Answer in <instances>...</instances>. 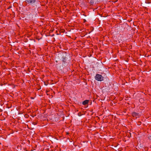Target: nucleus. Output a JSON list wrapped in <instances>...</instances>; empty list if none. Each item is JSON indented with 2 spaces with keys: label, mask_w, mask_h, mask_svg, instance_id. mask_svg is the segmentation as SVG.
Listing matches in <instances>:
<instances>
[{
  "label": "nucleus",
  "mask_w": 151,
  "mask_h": 151,
  "mask_svg": "<svg viewBox=\"0 0 151 151\" xmlns=\"http://www.w3.org/2000/svg\"><path fill=\"white\" fill-rule=\"evenodd\" d=\"M104 77L101 75L97 74L95 76L96 80L99 81H101L103 80Z\"/></svg>",
  "instance_id": "1"
},
{
  "label": "nucleus",
  "mask_w": 151,
  "mask_h": 151,
  "mask_svg": "<svg viewBox=\"0 0 151 151\" xmlns=\"http://www.w3.org/2000/svg\"><path fill=\"white\" fill-rule=\"evenodd\" d=\"M26 2L28 4L32 5L36 1L35 0H25Z\"/></svg>",
  "instance_id": "2"
},
{
  "label": "nucleus",
  "mask_w": 151,
  "mask_h": 151,
  "mask_svg": "<svg viewBox=\"0 0 151 151\" xmlns=\"http://www.w3.org/2000/svg\"><path fill=\"white\" fill-rule=\"evenodd\" d=\"M88 100H86L83 102V104L84 105H86L88 104Z\"/></svg>",
  "instance_id": "3"
},
{
  "label": "nucleus",
  "mask_w": 151,
  "mask_h": 151,
  "mask_svg": "<svg viewBox=\"0 0 151 151\" xmlns=\"http://www.w3.org/2000/svg\"><path fill=\"white\" fill-rule=\"evenodd\" d=\"M136 114V113H133V115H134V114Z\"/></svg>",
  "instance_id": "4"
}]
</instances>
